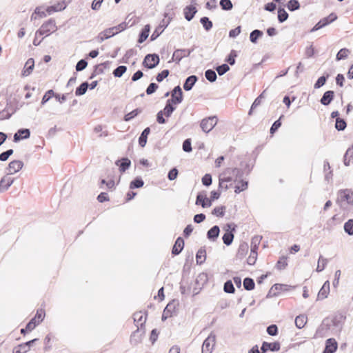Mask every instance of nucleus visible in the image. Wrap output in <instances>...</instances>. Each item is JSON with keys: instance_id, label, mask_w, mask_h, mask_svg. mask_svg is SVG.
I'll return each instance as SVG.
<instances>
[{"instance_id": "nucleus-37", "label": "nucleus", "mask_w": 353, "mask_h": 353, "mask_svg": "<svg viewBox=\"0 0 353 353\" xmlns=\"http://www.w3.org/2000/svg\"><path fill=\"white\" fill-rule=\"evenodd\" d=\"M288 17V13L285 10L284 8L281 7L278 8V20L280 23H283L285 21Z\"/></svg>"}, {"instance_id": "nucleus-1", "label": "nucleus", "mask_w": 353, "mask_h": 353, "mask_svg": "<svg viewBox=\"0 0 353 353\" xmlns=\"http://www.w3.org/2000/svg\"><path fill=\"white\" fill-rule=\"evenodd\" d=\"M134 321L136 323L137 329L130 336L132 344H137L141 341V336L145 333L144 325L146 321V313L141 311L137 312L133 314Z\"/></svg>"}, {"instance_id": "nucleus-53", "label": "nucleus", "mask_w": 353, "mask_h": 353, "mask_svg": "<svg viewBox=\"0 0 353 353\" xmlns=\"http://www.w3.org/2000/svg\"><path fill=\"white\" fill-rule=\"evenodd\" d=\"M216 70L219 76H222L230 70V67L228 64L223 63L222 65L217 66L216 68Z\"/></svg>"}, {"instance_id": "nucleus-34", "label": "nucleus", "mask_w": 353, "mask_h": 353, "mask_svg": "<svg viewBox=\"0 0 353 353\" xmlns=\"http://www.w3.org/2000/svg\"><path fill=\"white\" fill-rule=\"evenodd\" d=\"M327 261L328 260L327 259L323 258V256L320 255L316 271L318 272H322L327 265Z\"/></svg>"}, {"instance_id": "nucleus-12", "label": "nucleus", "mask_w": 353, "mask_h": 353, "mask_svg": "<svg viewBox=\"0 0 353 353\" xmlns=\"http://www.w3.org/2000/svg\"><path fill=\"white\" fill-rule=\"evenodd\" d=\"M194 50L192 49H177L172 55V59L175 61H180L183 58L188 57L190 53Z\"/></svg>"}, {"instance_id": "nucleus-59", "label": "nucleus", "mask_w": 353, "mask_h": 353, "mask_svg": "<svg viewBox=\"0 0 353 353\" xmlns=\"http://www.w3.org/2000/svg\"><path fill=\"white\" fill-rule=\"evenodd\" d=\"M223 289L226 293H233L235 290L232 282L230 280L224 283Z\"/></svg>"}, {"instance_id": "nucleus-54", "label": "nucleus", "mask_w": 353, "mask_h": 353, "mask_svg": "<svg viewBox=\"0 0 353 353\" xmlns=\"http://www.w3.org/2000/svg\"><path fill=\"white\" fill-rule=\"evenodd\" d=\"M283 117V115H281L278 120L275 121L273 123V124L272 125L270 130V134H274L277 131V130L281 127V119Z\"/></svg>"}, {"instance_id": "nucleus-62", "label": "nucleus", "mask_w": 353, "mask_h": 353, "mask_svg": "<svg viewBox=\"0 0 353 353\" xmlns=\"http://www.w3.org/2000/svg\"><path fill=\"white\" fill-rule=\"evenodd\" d=\"M257 259V252H252L250 251V254L247 259V263L250 265H253L256 261Z\"/></svg>"}, {"instance_id": "nucleus-6", "label": "nucleus", "mask_w": 353, "mask_h": 353, "mask_svg": "<svg viewBox=\"0 0 353 353\" xmlns=\"http://www.w3.org/2000/svg\"><path fill=\"white\" fill-rule=\"evenodd\" d=\"M217 123V118L216 117H209L202 119L200 126L202 130L208 133L210 132Z\"/></svg>"}, {"instance_id": "nucleus-29", "label": "nucleus", "mask_w": 353, "mask_h": 353, "mask_svg": "<svg viewBox=\"0 0 353 353\" xmlns=\"http://www.w3.org/2000/svg\"><path fill=\"white\" fill-rule=\"evenodd\" d=\"M173 104L174 103L169 100L166 101L165 106L162 110L166 117H170L175 110L176 107L174 106Z\"/></svg>"}, {"instance_id": "nucleus-63", "label": "nucleus", "mask_w": 353, "mask_h": 353, "mask_svg": "<svg viewBox=\"0 0 353 353\" xmlns=\"http://www.w3.org/2000/svg\"><path fill=\"white\" fill-rule=\"evenodd\" d=\"M159 86L157 83H151L149 84V85L148 86V88H146V94L148 95H150L153 93H154L158 89Z\"/></svg>"}, {"instance_id": "nucleus-22", "label": "nucleus", "mask_w": 353, "mask_h": 353, "mask_svg": "<svg viewBox=\"0 0 353 353\" xmlns=\"http://www.w3.org/2000/svg\"><path fill=\"white\" fill-rule=\"evenodd\" d=\"M334 92L332 90L326 91L321 97L320 102L323 105H328L334 99Z\"/></svg>"}, {"instance_id": "nucleus-26", "label": "nucleus", "mask_w": 353, "mask_h": 353, "mask_svg": "<svg viewBox=\"0 0 353 353\" xmlns=\"http://www.w3.org/2000/svg\"><path fill=\"white\" fill-rule=\"evenodd\" d=\"M184 241L181 237H178L172 248V253L174 255H178L183 249Z\"/></svg>"}, {"instance_id": "nucleus-13", "label": "nucleus", "mask_w": 353, "mask_h": 353, "mask_svg": "<svg viewBox=\"0 0 353 353\" xmlns=\"http://www.w3.org/2000/svg\"><path fill=\"white\" fill-rule=\"evenodd\" d=\"M23 167V163L19 160H14L9 163L7 170L8 174H14L21 170Z\"/></svg>"}, {"instance_id": "nucleus-64", "label": "nucleus", "mask_w": 353, "mask_h": 353, "mask_svg": "<svg viewBox=\"0 0 353 353\" xmlns=\"http://www.w3.org/2000/svg\"><path fill=\"white\" fill-rule=\"evenodd\" d=\"M28 347H26L23 343L19 345L13 350V353H26L28 352Z\"/></svg>"}, {"instance_id": "nucleus-38", "label": "nucleus", "mask_w": 353, "mask_h": 353, "mask_svg": "<svg viewBox=\"0 0 353 353\" xmlns=\"http://www.w3.org/2000/svg\"><path fill=\"white\" fill-rule=\"evenodd\" d=\"M167 26V24L165 25V23L163 24H160L159 26H158L155 30L154 31V32L152 34L151 37H150V40L151 41H154L155 40L161 33L163 31L164 28Z\"/></svg>"}, {"instance_id": "nucleus-57", "label": "nucleus", "mask_w": 353, "mask_h": 353, "mask_svg": "<svg viewBox=\"0 0 353 353\" xmlns=\"http://www.w3.org/2000/svg\"><path fill=\"white\" fill-rule=\"evenodd\" d=\"M328 77V74L326 76L320 77L314 84V88L318 89L322 87L325 83L326 80Z\"/></svg>"}, {"instance_id": "nucleus-56", "label": "nucleus", "mask_w": 353, "mask_h": 353, "mask_svg": "<svg viewBox=\"0 0 353 353\" xmlns=\"http://www.w3.org/2000/svg\"><path fill=\"white\" fill-rule=\"evenodd\" d=\"M225 206L216 207L212 210V214L216 216L222 217L225 214Z\"/></svg>"}, {"instance_id": "nucleus-5", "label": "nucleus", "mask_w": 353, "mask_h": 353, "mask_svg": "<svg viewBox=\"0 0 353 353\" xmlns=\"http://www.w3.org/2000/svg\"><path fill=\"white\" fill-rule=\"evenodd\" d=\"M232 169L230 168H226L223 172H221L219 174V188H224L225 190H228L229 188V186L228 185H225V186H223V183L224 182H230L232 181Z\"/></svg>"}, {"instance_id": "nucleus-9", "label": "nucleus", "mask_w": 353, "mask_h": 353, "mask_svg": "<svg viewBox=\"0 0 353 353\" xmlns=\"http://www.w3.org/2000/svg\"><path fill=\"white\" fill-rule=\"evenodd\" d=\"M337 19V16L334 13H331L329 16L320 20L312 28V31L319 30L324 26L330 24Z\"/></svg>"}, {"instance_id": "nucleus-28", "label": "nucleus", "mask_w": 353, "mask_h": 353, "mask_svg": "<svg viewBox=\"0 0 353 353\" xmlns=\"http://www.w3.org/2000/svg\"><path fill=\"white\" fill-rule=\"evenodd\" d=\"M150 132V128L147 127L145 128L141 132L139 138V144L141 147L143 148L146 145L148 136Z\"/></svg>"}, {"instance_id": "nucleus-45", "label": "nucleus", "mask_w": 353, "mask_h": 353, "mask_svg": "<svg viewBox=\"0 0 353 353\" xmlns=\"http://www.w3.org/2000/svg\"><path fill=\"white\" fill-rule=\"evenodd\" d=\"M200 22L206 31H209L212 28V22L207 17H201Z\"/></svg>"}, {"instance_id": "nucleus-35", "label": "nucleus", "mask_w": 353, "mask_h": 353, "mask_svg": "<svg viewBox=\"0 0 353 353\" xmlns=\"http://www.w3.org/2000/svg\"><path fill=\"white\" fill-rule=\"evenodd\" d=\"M206 259V252L204 249H199L196 254V260L198 264H202Z\"/></svg>"}, {"instance_id": "nucleus-17", "label": "nucleus", "mask_w": 353, "mask_h": 353, "mask_svg": "<svg viewBox=\"0 0 353 353\" xmlns=\"http://www.w3.org/2000/svg\"><path fill=\"white\" fill-rule=\"evenodd\" d=\"M34 68V60L32 58L28 59L23 67V69L21 72V75L23 77H28L29 76L33 71V69Z\"/></svg>"}, {"instance_id": "nucleus-7", "label": "nucleus", "mask_w": 353, "mask_h": 353, "mask_svg": "<svg viewBox=\"0 0 353 353\" xmlns=\"http://www.w3.org/2000/svg\"><path fill=\"white\" fill-rule=\"evenodd\" d=\"M336 201L338 203L345 201L349 205H353V192L349 189L339 190Z\"/></svg>"}, {"instance_id": "nucleus-44", "label": "nucleus", "mask_w": 353, "mask_h": 353, "mask_svg": "<svg viewBox=\"0 0 353 353\" xmlns=\"http://www.w3.org/2000/svg\"><path fill=\"white\" fill-rule=\"evenodd\" d=\"M344 231L350 236L353 235V219H349L344 223Z\"/></svg>"}, {"instance_id": "nucleus-55", "label": "nucleus", "mask_w": 353, "mask_h": 353, "mask_svg": "<svg viewBox=\"0 0 353 353\" xmlns=\"http://www.w3.org/2000/svg\"><path fill=\"white\" fill-rule=\"evenodd\" d=\"M350 53V51L347 48H343L339 50V52L336 54V60H342L345 59L347 57L348 54Z\"/></svg>"}, {"instance_id": "nucleus-46", "label": "nucleus", "mask_w": 353, "mask_h": 353, "mask_svg": "<svg viewBox=\"0 0 353 353\" xmlns=\"http://www.w3.org/2000/svg\"><path fill=\"white\" fill-rule=\"evenodd\" d=\"M261 240V237L259 236H255L252 239L250 251L257 252Z\"/></svg>"}, {"instance_id": "nucleus-43", "label": "nucleus", "mask_w": 353, "mask_h": 353, "mask_svg": "<svg viewBox=\"0 0 353 353\" xmlns=\"http://www.w3.org/2000/svg\"><path fill=\"white\" fill-rule=\"evenodd\" d=\"M219 5L222 10L230 11L233 8V4L231 0H221Z\"/></svg>"}, {"instance_id": "nucleus-36", "label": "nucleus", "mask_w": 353, "mask_h": 353, "mask_svg": "<svg viewBox=\"0 0 353 353\" xmlns=\"http://www.w3.org/2000/svg\"><path fill=\"white\" fill-rule=\"evenodd\" d=\"M142 112V110L140 108H136L134 110L131 111L130 112L126 114L124 116V121H129L131 119H134L137 116H138L139 114Z\"/></svg>"}, {"instance_id": "nucleus-58", "label": "nucleus", "mask_w": 353, "mask_h": 353, "mask_svg": "<svg viewBox=\"0 0 353 353\" xmlns=\"http://www.w3.org/2000/svg\"><path fill=\"white\" fill-rule=\"evenodd\" d=\"M54 95L55 93L52 90H48L42 98L41 104L43 105L47 103L51 99V97H54Z\"/></svg>"}, {"instance_id": "nucleus-51", "label": "nucleus", "mask_w": 353, "mask_h": 353, "mask_svg": "<svg viewBox=\"0 0 353 353\" xmlns=\"http://www.w3.org/2000/svg\"><path fill=\"white\" fill-rule=\"evenodd\" d=\"M64 8H65V7L63 6L61 3H57L54 6H48L46 8V12L49 14H51L54 12L61 11V10H63Z\"/></svg>"}, {"instance_id": "nucleus-47", "label": "nucleus", "mask_w": 353, "mask_h": 353, "mask_svg": "<svg viewBox=\"0 0 353 353\" xmlns=\"http://www.w3.org/2000/svg\"><path fill=\"white\" fill-rule=\"evenodd\" d=\"M263 34V32L259 30H254L250 34V40L252 43H256L257 39Z\"/></svg>"}, {"instance_id": "nucleus-48", "label": "nucleus", "mask_w": 353, "mask_h": 353, "mask_svg": "<svg viewBox=\"0 0 353 353\" xmlns=\"http://www.w3.org/2000/svg\"><path fill=\"white\" fill-rule=\"evenodd\" d=\"M289 10L293 12L300 8V3L297 0H290L287 4Z\"/></svg>"}, {"instance_id": "nucleus-14", "label": "nucleus", "mask_w": 353, "mask_h": 353, "mask_svg": "<svg viewBox=\"0 0 353 353\" xmlns=\"http://www.w3.org/2000/svg\"><path fill=\"white\" fill-rule=\"evenodd\" d=\"M30 137V130L28 128H21L14 134L13 141L19 142L22 139H27Z\"/></svg>"}, {"instance_id": "nucleus-50", "label": "nucleus", "mask_w": 353, "mask_h": 353, "mask_svg": "<svg viewBox=\"0 0 353 353\" xmlns=\"http://www.w3.org/2000/svg\"><path fill=\"white\" fill-rule=\"evenodd\" d=\"M347 126L346 122L343 119L336 118L335 128L339 131L344 130Z\"/></svg>"}, {"instance_id": "nucleus-31", "label": "nucleus", "mask_w": 353, "mask_h": 353, "mask_svg": "<svg viewBox=\"0 0 353 353\" xmlns=\"http://www.w3.org/2000/svg\"><path fill=\"white\" fill-rule=\"evenodd\" d=\"M238 56V52L234 50H232L229 54L225 59V61L228 63L230 65H234L236 63V57Z\"/></svg>"}, {"instance_id": "nucleus-11", "label": "nucleus", "mask_w": 353, "mask_h": 353, "mask_svg": "<svg viewBox=\"0 0 353 353\" xmlns=\"http://www.w3.org/2000/svg\"><path fill=\"white\" fill-rule=\"evenodd\" d=\"M177 303L175 300L170 301L165 307L162 314V321H165L168 317L171 316L175 311Z\"/></svg>"}, {"instance_id": "nucleus-32", "label": "nucleus", "mask_w": 353, "mask_h": 353, "mask_svg": "<svg viewBox=\"0 0 353 353\" xmlns=\"http://www.w3.org/2000/svg\"><path fill=\"white\" fill-rule=\"evenodd\" d=\"M89 87V83L87 81L83 82L75 90V94L77 96L83 95Z\"/></svg>"}, {"instance_id": "nucleus-30", "label": "nucleus", "mask_w": 353, "mask_h": 353, "mask_svg": "<svg viewBox=\"0 0 353 353\" xmlns=\"http://www.w3.org/2000/svg\"><path fill=\"white\" fill-rule=\"evenodd\" d=\"M307 316L304 314L297 316L295 319V325L297 328H303L307 323Z\"/></svg>"}, {"instance_id": "nucleus-61", "label": "nucleus", "mask_w": 353, "mask_h": 353, "mask_svg": "<svg viewBox=\"0 0 353 353\" xmlns=\"http://www.w3.org/2000/svg\"><path fill=\"white\" fill-rule=\"evenodd\" d=\"M39 323V321L36 320V317L32 318L26 325V329L28 331H32L35 327Z\"/></svg>"}, {"instance_id": "nucleus-33", "label": "nucleus", "mask_w": 353, "mask_h": 353, "mask_svg": "<svg viewBox=\"0 0 353 353\" xmlns=\"http://www.w3.org/2000/svg\"><path fill=\"white\" fill-rule=\"evenodd\" d=\"M234 237V234L232 232H229L228 230H227L222 237L223 243L228 246L231 245L233 241Z\"/></svg>"}, {"instance_id": "nucleus-20", "label": "nucleus", "mask_w": 353, "mask_h": 353, "mask_svg": "<svg viewBox=\"0 0 353 353\" xmlns=\"http://www.w3.org/2000/svg\"><path fill=\"white\" fill-rule=\"evenodd\" d=\"M288 287V286L287 285L276 283L274 285H272V287L270 290L268 296L272 297V296H276L277 293L279 291L287 290Z\"/></svg>"}, {"instance_id": "nucleus-10", "label": "nucleus", "mask_w": 353, "mask_h": 353, "mask_svg": "<svg viewBox=\"0 0 353 353\" xmlns=\"http://www.w3.org/2000/svg\"><path fill=\"white\" fill-rule=\"evenodd\" d=\"M174 104L181 103L183 101V92L179 85L176 86L171 92V99H168Z\"/></svg>"}, {"instance_id": "nucleus-19", "label": "nucleus", "mask_w": 353, "mask_h": 353, "mask_svg": "<svg viewBox=\"0 0 353 353\" xmlns=\"http://www.w3.org/2000/svg\"><path fill=\"white\" fill-rule=\"evenodd\" d=\"M196 205H200L203 208H208L212 205L211 200L207 198L205 195L199 193L196 199Z\"/></svg>"}, {"instance_id": "nucleus-41", "label": "nucleus", "mask_w": 353, "mask_h": 353, "mask_svg": "<svg viewBox=\"0 0 353 353\" xmlns=\"http://www.w3.org/2000/svg\"><path fill=\"white\" fill-rule=\"evenodd\" d=\"M248 250V245L246 243H242L239 245L238 251H237V256L240 258H243Z\"/></svg>"}, {"instance_id": "nucleus-42", "label": "nucleus", "mask_w": 353, "mask_h": 353, "mask_svg": "<svg viewBox=\"0 0 353 353\" xmlns=\"http://www.w3.org/2000/svg\"><path fill=\"white\" fill-rule=\"evenodd\" d=\"M243 287L246 290H252L255 287L254 281L252 279L247 277L243 281Z\"/></svg>"}, {"instance_id": "nucleus-15", "label": "nucleus", "mask_w": 353, "mask_h": 353, "mask_svg": "<svg viewBox=\"0 0 353 353\" xmlns=\"http://www.w3.org/2000/svg\"><path fill=\"white\" fill-rule=\"evenodd\" d=\"M337 347L338 343L333 338L328 339L325 341V347L323 353H334Z\"/></svg>"}, {"instance_id": "nucleus-18", "label": "nucleus", "mask_w": 353, "mask_h": 353, "mask_svg": "<svg viewBox=\"0 0 353 353\" xmlns=\"http://www.w3.org/2000/svg\"><path fill=\"white\" fill-rule=\"evenodd\" d=\"M14 179L5 176L0 180V192H3L8 190V188L14 183Z\"/></svg>"}, {"instance_id": "nucleus-27", "label": "nucleus", "mask_w": 353, "mask_h": 353, "mask_svg": "<svg viewBox=\"0 0 353 353\" xmlns=\"http://www.w3.org/2000/svg\"><path fill=\"white\" fill-rule=\"evenodd\" d=\"M150 32V26L147 24L144 26V28L141 30L138 39V43H141L144 42L146 39L148 37Z\"/></svg>"}, {"instance_id": "nucleus-8", "label": "nucleus", "mask_w": 353, "mask_h": 353, "mask_svg": "<svg viewBox=\"0 0 353 353\" xmlns=\"http://www.w3.org/2000/svg\"><path fill=\"white\" fill-rule=\"evenodd\" d=\"M159 63V57L157 54H147L143 61V65L148 68L152 69L155 68Z\"/></svg>"}, {"instance_id": "nucleus-2", "label": "nucleus", "mask_w": 353, "mask_h": 353, "mask_svg": "<svg viewBox=\"0 0 353 353\" xmlns=\"http://www.w3.org/2000/svg\"><path fill=\"white\" fill-rule=\"evenodd\" d=\"M57 30L56 23L54 19H49L46 22H45L40 28L36 32L35 39L33 41V44H35L36 40L39 36H42L43 34H46L48 36L50 33L54 32Z\"/></svg>"}, {"instance_id": "nucleus-60", "label": "nucleus", "mask_w": 353, "mask_h": 353, "mask_svg": "<svg viewBox=\"0 0 353 353\" xmlns=\"http://www.w3.org/2000/svg\"><path fill=\"white\" fill-rule=\"evenodd\" d=\"M347 155H350V157H353V146L350 148H349L345 155H344V157H343V163H344V165L345 166H349L350 165V159H347Z\"/></svg>"}, {"instance_id": "nucleus-21", "label": "nucleus", "mask_w": 353, "mask_h": 353, "mask_svg": "<svg viewBox=\"0 0 353 353\" xmlns=\"http://www.w3.org/2000/svg\"><path fill=\"white\" fill-rule=\"evenodd\" d=\"M220 229L218 225H214L207 232V238L211 241H215L219 237Z\"/></svg>"}, {"instance_id": "nucleus-23", "label": "nucleus", "mask_w": 353, "mask_h": 353, "mask_svg": "<svg viewBox=\"0 0 353 353\" xmlns=\"http://www.w3.org/2000/svg\"><path fill=\"white\" fill-rule=\"evenodd\" d=\"M198 80V77L196 75H191L188 77L183 84V89L185 91H190L192 90L194 84Z\"/></svg>"}, {"instance_id": "nucleus-40", "label": "nucleus", "mask_w": 353, "mask_h": 353, "mask_svg": "<svg viewBox=\"0 0 353 353\" xmlns=\"http://www.w3.org/2000/svg\"><path fill=\"white\" fill-rule=\"evenodd\" d=\"M144 185V182L143 179L140 177L135 178L133 181L130 182V188L135 189L143 187Z\"/></svg>"}, {"instance_id": "nucleus-4", "label": "nucleus", "mask_w": 353, "mask_h": 353, "mask_svg": "<svg viewBox=\"0 0 353 353\" xmlns=\"http://www.w3.org/2000/svg\"><path fill=\"white\" fill-rule=\"evenodd\" d=\"M216 336L214 332H211L208 336L204 340L202 345V353H212L215 344Z\"/></svg>"}, {"instance_id": "nucleus-49", "label": "nucleus", "mask_w": 353, "mask_h": 353, "mask_svg": "<svg viewBox=\"0 0 353 353\" xmlns=\"http://www.w3.org/2000/svg\"><path fill=\"white\" fill-rule=\"evenodd\" d=\"M126 70H127L126 66L120 65L114 70L112 74L115 77H121L126 72Z\"/></svg>"}, {"instance_id": "nucleus-52", "label": "nucleus", "mask_w": 353, "mask_h": 353, "mask_svg": "<svg viewBox=\"0 0 353 353\" xmlns=\"http://www.w3.org/2000/svg\"><path fill=\"white\" fill-rule=\"evenodd\" d=\"M131 164V161L128 158L121 159V163L119 164V169L121 172H125L128 170Z\"/></svg>"}, {"instance_id": "nucleus-16", "label": "nucleus", "mask_w": 353, "mask_h": 353, "mask_svg": "<svg viewBox=\"0 0 353 353\" xmlns=\"http://www.w3.org/2000/svg\"><path fill=\"white\" fill-rule=\"evenodd\" d=\"M281 348V345L279 342H274V343H268V342H263L261 350L262 353H265L268 350H271L272 352H276L279 351Z\"/></svg>"}, {"instance_id": "nucleus-25", "label": "nucleus", "mask_w": 353, "mask_h": 353, "mask_svg": "<svg viewBox=\"0 0 353 353\" xmlns=\"http://www.w3.org/2000/svg\"><path fill=\"white\" fill-rule=\"evenodd\" d=\"M330 292V281H326L318 293V299H324L327 297Z\"/></svg>"}, {"instance_id": "nucleus-24", "label": "nucleus", "mask_w": 353, "mask_h": 353, "mask_svg": "<svg viewBox=\"0 0 353 353\" xmlns=\"http://www.w3.org/2000/svg\"><path fill=\"white\" fill-rule=\"evenodd\" d=\"M183 11H184L185 19L187 21H190L194 18L195 14L197 12V10H196V7H194L193 6H188L184 8Z\"/></svg>"}, {"instance_id": "nucleus-3", "label": "nucleus", "mask_w": 353, "mask_h": 353, "mask_svg": "<svg viewBox=\"0 0 353 353\" xmlns=\"http://www.w3.org/2000/svg\"><path fill=\"white\" fill-rule=\"evenodd\" d=\"M124 29L123 24H120L119 26H114L105 31L101 32L97 37L95 38V42L101 43L105 39H108L114 36L116 33L123 30Z\"/></svg>"}, {"instance_id": "nucleus-39", "label": "nucleus", "mask_w": 353, "mask_h": 353, "mask_svg": "<svg viewBox=\"0 0 353 353\" xmlns=\"http://www.w3.org/2000/svg\"><path fill=\"white\" fill-rule=\"evenodd\" d=\"M205 77L211 83L214 82L217 79L215 71L212 69H208L205 72Z\"/></svg>"}]
</instances>
